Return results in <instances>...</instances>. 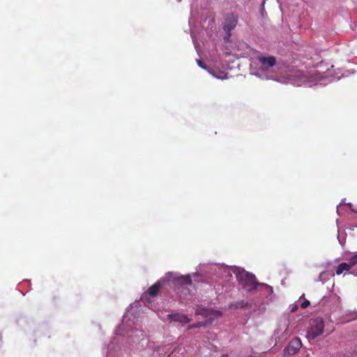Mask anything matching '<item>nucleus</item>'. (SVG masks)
<instances>
[{
    "label": "nucleus",
    "mask_w": 357,
    "mask_h": 357,
    "mask_svg": "<svg viewBox=\"0 0 357 357\" xmlns=\"http://www.w3.org/2000/svg\"><path fill=\"white\" fill-rule=\"evenodd\" d=\"M2 344H3V336H2V334L0 333V347L1 346Z\"/></svg>",
    "instance_id": "15"
},
{
    "label": "nucleus",
    "mask_w": 357,
    "mask_h": 357,
    "mask_svg": "<svg viewBox=\"0 0 357 357\" xmlns=\"http://www.w3.org/2000/svg\"><path fill=\"white\" fill-rule=\"evenodd\" d=\"M238 17L234 13L227 15L223 25V29L227 33L228 36H231V31L233 30L237 24Z\"/></svg>",
    "instance_id": "4"
},
{
    "label": "nucleus",
    "mask_w": 357,
    "mask_h": 357,
    "mask_svg": "<svg viewBox=\"0 0 357 357\" xmlns=\"http://www.w3.org/2000/svg\"><path fill=\"white\" fill-rule=\"evenodd\" d=\"M351 268V265L347 263H342L340 264L337 269H336V273L337 275L342 274L344 271H347Z\"/></svg>",
    "instance_id": "8"
},
{
    "label": "nucleus",
    "mask_w": 357,
    "mask_h": 357,
    "mask_svg": "<svg viewBox=\"0 0 357 357\" xmlns=\"http://www.w3.org/2000/svg\"><path fill=\"white\" fill-rule=\"evenodd\" d=\"M324 319L320 317L311 319L309 321V327L307 331V338L309 341L314 340L316 337L321 335L324 332Z\"/></svg>",
    "instance_id": "2"
},
{
    "label": "nucleus",
    "mask_w": 357,
    "mask_h": 357,
    "mask_svg": "<svg viewBox=\"0 0 357 357\" xmlns=\"http://www.w3.org/2000/svg\"><path fill=\"white\" fill-rule=\"evenodd\" d=\"M204 326H206V322L200 321V322H198V323H196V324L189 326L188 328L192 329V328H200V327Z\"/></svg>",
    "instance_id": "11"
},
{
    "label": "nucleus",
    "mask_w": 357,
    "mask_h": 357,
    "mask_svg": "<svg viewBox=\"0 0 357 357\" xmlns=\"http://www.w3.org/2000/svg\"><path fill=\"white\" fill-rule=\"evenodd\" d=\"M162 287L161 283L158 281L155 283H154L153 285H151L147 291V294L151 297H155L158 295V292Z\"/></svg>",
    "instance_id": "7"
},
{
    "label": "nucleus",
    "mask_w": 357,
    "mask_h": 357,
    "mask_svg": "<svg viewBox=\"0 0 357 357\" xmlns=\"http://www.w3.org/2000/svg\"><path fill=\"white\" fill-rule=\"evenodd\" d=\"M257 59L263 66L268 68L273 67L276 64V59L273 56H260Z\"/></svg>",
    "instance_id": "6"
},
{
    "label": "nucleus",
    "mask_w": 357,
    "mask_h": 357,
    "mask_svg": "<svg viewBox=\"0 0 357 357\" xmlns=\"http://www.w3.org/2000/svg\"><path fill=\"white\" fill-rule=\"evenodd\" d=\"M197 65L204 70H208V66L200 59H197Z\"/></svg>",
    "instance_id": "13"
},
{
    "label": "nucleus",
    "mask_w": 357,
    "mask_h": 357,
    "mask_svg": "<svg viewBox=\"0 0 357 357\" xmlns=\"http://www.w3.org/2000/svg\"><path fill=\"white\" fill-rule=\"evenodd\" d=\"M206 312H207V310L206 308L199 307L196 309L195 314L207 316L208 314L206 313Z\"/></svg>",
    "instance_id": "10"
},
{
    "label": "nucleus",
    "mask_w": 357,
    "mask_h": 357,
    "mask_svg": "<svg viewBox=\"0 0 357 357\" xmlns=\"http://www.w3.org/2000/svg\"><path fill=\"white\" fill-rule=\"evenodd\" d=\"M302 347V343L298 337L293 338L284 349V355L291 356L298 352Z\"/></svg>",
    "instance_id": "3"
},
{
    "label": "nucleus",
    "mask_w": 357,
    "mask_h": 357,
    "mask_svg": "<svg viewBox=\"0 0 357 357\" xmlns=\"http://www.w3.org/2000/svg\"><path fill=\"white\" fill-rule=\"evenodd\" d=\"M220 357H228L227 354H222Z\"/></svg>",
    "instance_id": "16"
},
{
    "label": "nucleus",
    "mask_w": 357,
    "mask_h": 357,
    "mask_svg": "<svg viewBox=\"0 0 357 357\" xmlns=\"http://www.w3.org/2000/svg\"><path fill=\"white\" fill-rule=\"evenodd\" d=\"M309 305H310V301H307V300H305V301H304L301 303V307L303 309H305V308H306L307 307H308V306H309Z\"/></svg>",
    "instance_id": "14"
},
{
    "label": "nucleus",
    "mask_w": 357,
    "mask_h": 357,
    "mask_svg": "<svg viewBox=\"0 0 357 357\" xmlns=\"http://www.w3.org/2000/svg\"><path fill=\"white\" fill-rule=\"evenodd\" d=\"M265 2H266V0H263V3H262V7L263 8H264V5Z\"/></svg>",
    "instance_id": "17"
},
{
    "label": "nucleus",
    "mask_w": 357,
    "mask_h": 357,
    "mask_svg": "<svg viewBox=\"0 0 357 357\" xmlns=\"http://www.w3.org/2000/svg\"><path fill=\"white\" fill-rule=\"evenodd\" d=\"M167 317L169 321L180 322L181 324H188L191 321V319L188 318L187 315L181 313L169 314Z\"/></svg>",
    "instance_id": "5"
},
{
    "label": "nucleus",
    "mask_w": 357,
    "mask_h": 357,
    "mask_svg": "<svg viewBox=\"0 0 357 357\" xmlns=\"http://www.w3.org/2000/svg\"><path fill=\"white\" fill-rule=\"evenodd\" d=\"M234 273L239 284L247 291H252L257 289L258 287H263L273 291L271 286L265 283L259 282L254 274L243 268H236Z\"/></svg>",
    "instance_id": "1"
},
{
    "label": "nucleus",
    "mask_w": 357,
    "mask_h": 357,
    "mask_svg": "<svg viewBox=\"0 0 357 357\" xmlns=\"http://www.w3.org/2000/svg\"><path fill=\"white\" fill-rule=\"evenodd\" d=\"M357 264V254L353 255L350 259H349V264L351 265V267L352 266H354Z\"/></svg>",
    "instance_id": "12"
},
{
    "label": "nucleus",
    "mask_w": 357,
    "mask_h": 357,
    "mask_svg": "<svg viewBox=\"0 0 357 357\" xmlns=\"http://www.w3.org/2000/svg\"><path fill=\"white\" fill-rule=\"evenodd\" d=\"M179 282L181 284V288L184 289V285H191L192 280L189 275L181 276L179 278Z\"/></svg>",
    "instance_id": "9"
}]
</instances>
